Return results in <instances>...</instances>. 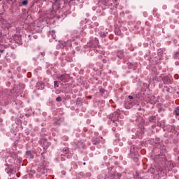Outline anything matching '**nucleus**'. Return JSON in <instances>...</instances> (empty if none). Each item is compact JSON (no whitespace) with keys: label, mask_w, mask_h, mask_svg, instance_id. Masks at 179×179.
<instances>
[{"label":"nucleus","mask_w":179,"mask_h":179,"mask_svg":"<svg viewBox=\"0 0 179 179\" xmlns=\"http://www.w3.org/2000/svg\"><path fill=\"white\" fill-rule=\"evenodd\" d=\"M109 120H110L113 122V124L115 127L120 124V114L117 112H115L109 115Z\"/></svg>","instance_id":"f257e3e1"},{"label":"nucleus","mask_w":179,"mask_h":179,"mask_svg":"<svg viewBox=\"0 0 179 179\" xmlns=\"http://www.w3.org/2000/svg\"><path fill=\"white\" fill-rule=\"evenodd\" d=\"M162 80L164 83V85H170L173 82V78H171V76H165L163 77Z\"/></svg>","instance_id":"f03ea898"},{"label":"nucleus","mask_w":179,"mask_h":179,"mask_svg":"<svg viewBox=\"0 0 179 179\" xmlns=\"http://www.w3.org/2000/svg\"><path fill=\"white\" fill-rule=\"evenodd\" d=\"M58 80H61V82H68L69 80V76L68 74H62L58 76Z\"/></svg>","instance_id":"7ed1b4c3"},{"label":"nucleus","mask_w":179,"mask_h":179,"mask_svg":"<svg viewBox=\"0 0 179 179\" xmlns=\"http://www.w3.org/2000/svg\"><path fill=\"white\" fill-rule=\"evenodd\" d=\"M122 174L117 173H112L109 176L110 179H121Z\"/></svg>","instance_id":"20e7f679"},{"label":"nucleus","mask_w":179,"mask_h":179,"mask_svg":"<svg viewBox=\"0 0 179 179\" xmlns=\"http://www.w3.org/2000/svg\"><path fill=\"white\" fill-rule=\"evenodd\" d=\"M124 107L127 110H129V108H132L134 107V103L131 101H128L127 102H125Z\"/></svg>","instance_id":"39448f33"},{"label":"nucleus","mask_w":179,"mask_h":179,"mask_svg":"<svg viewBox=\"0 0 179 179\" xmlns=\"http://www.w3.org/2000/svg\"><path fill=\"white\" fill-rule=\"evenodd\" d=\"M36 87L38 90H43L44 89V83L41 81H39L36 83Z\"/></svg>","instance_id":"423d86ee"},{"label":"nucleus","mask_w":179,"mask_h":179,"mask_svg":"<svg viewBox=\"0 0 179 179\" xmlns=\"http://www.w3.org/2000/svg\"><path fill=\"white\" fill-rule=\"evenodd\" d=\"M25 156L27 159H34V155H33L31 151H27Z\"/></svg>","instance_id":"0eeeda50"},{"label":"nucleus","mask_w":179,"mask_h":179,"mask_svg":"<svg viewBox=\"0 0 179 179\" xmlns=\"http://www.w3.org/2000/svg\"><path fill=\"white\" fill-rule=\"evenodd\" d=\"M173 114L176 115V117H179V106L175 108Z\"/></svg>","instance_id":"6e6552de"},{"label":"nucleus","mask_w":179,"mask_h":179,"mask_svg":"<svg viewBox=\"0 0 179 179\" xmlns=\"http://www.w3.org/2000/svg\"><path fill=\"white\" fill-rule=\"evenodd\" d=\"M124 52H122V51H120V52H117V57H118V58H122V57H124Z\"/></svg>","instance_id":"1a4fd4ad"},{"label":"nucleus","mask_w":179,"mask_h":179,"mask_svg":"<svg viewBox=\"0 0 179 179\" xmlns=\"http://www.w3.org/2000/svg\"><path fill=\"white\" fill-rule=\"evenodd\" d=\"M173 58L174 59H179V52H176L173 55Z\"/></svg>","instance_id":"9d476101"},{"label":"nucleus","mask_w":179,"mask_h":179,"mask_svg":"<svg viewBox=\"0 0 179 179\" xmlns=\"http://www.w3.org/2000/svg\"><path fill=\"white\" fill-rule=\"evenodd\" d=\"M93 145H97V143H100V139L96 138L92 141Z\"/></svg>","instance_id":"9b49d317"},{"label":"nucleus","mask_w":179,"mask_h":179,"mask_svg":"<svg viewBox=\"0 0 179 179\" xmlns=\"http://www.w3.org/2000/svg\"><path fill=\"white\" fill-rule=\"evenodd\" d=\"M22 5H23V6H26L29 5V1L28 0L22 1Z\"/></svg>","instance_id":"f8f14e48"},{"label":"nucleus","mask_w":179,"mask_h":179,"mask_svg":"<svg viewBox=\"0 0 179 179\" xmlns=\"http://www.w3.org/2000/svg\"><path fill=\"white\" fill-rule=\"evenodd\" d=\"M156 121V116H152L150 117V122H155Z\"/></svg>","instance_id":"ddd939ff"},{"label":"nucleus","mask_w":179,"mask_h":179,"mask_svg":"<svg viewBox=\"0 0 179 179\" xmlns=\"http://www.w3.org/2000/svg\"><path fill=\"white\" fill-rule=\"evenodd\" d=\"M101 37H106L107 36V33L106 32H100Z\"/></svg>","instance_id":"4468645a"},{"label":"nucleus","mask_w":179,"mask_h":179,"mask_svg":"<svg viewBox=\"0 0 179 179\" xmlns=\"http://www.w3.org/2000/svg\"><path fill=\"white\" fill-rule=\"evenodd\" d=\"M54 86H55V89H57V87H59V85H58V81H55L54 82Z\"/></svg>","instance_id":"2eb2a0df"},{"label":"nucleus","mask_w":179,"mask_h":179,"mask_svg":"<svg viewBox=\"0 0 179 179\" xmlns=\"http://www.w3.org/2000/svg\"><path fill=\"white\" fill-rule=\"evenodd\" d=\"M56 101H57L59 103H61V101H62V98L61 96H58L56 98Z\"/></svg>","instance_id":"dca6fc26"},{"label":"nucleus","mask_w":179,"mask_h":179,"mask_svg":"<svg viewBox=\"0 0 179 179\" xmlns=\"http://www.w3.org/2000/svg\"><path fill=\"white\" fill-rule=\"evenodd\" d=\"M6 27H7V29H9L10 27V24L9 22H6Z\"/></svg>","instance_id":"f3484780"},{"label":"nucleus","mask_w":179,"mask_h":179,"mask_svg":"<svg viewBox=\"0 0 179 179\" xmlns=\"http://www.w3.org/2000/svg\"><path fill=\"white\" fill-rule=\"evenodd\" d=\"M69 150V149L68 148H64L63 149V152H65L66 153H68Z\"/></svg>","instance_id":"a211bd4d"},{"label":"nucleus","mask_w":179,"mask_h":179,"mask_svg":"<svg viewBox=\"0 0 179 179\" xmlns=\"http://www.w3.org/2000/svg\"><path fill=\"white\" fill-rule=\"evenodd\" d=\"M164 88L166 89V92H170V88H169V87L166 86Z\"/></svg>","instance_id":"6ab92c4d"},{"label":"nucleus","mask_w":179,"mask_h":179,"mask_svg":"<svg viewBox=\"0 0 179 179\" xmlns=\"http://www.w3.org/2000/svg\"><path fill=\"white\" fill-rule=\"evenodd\" d=\"M128 98L129 99V100L134 99V96H131V95H129V96H128Z\"/></svg>","instance_id":"aec40b11"},{"label":"nucleus","mask_w":179,"mask_h":179,"mask_svg":"<svg viewBox=\"0 0 179 179\" xmlns=\"http://www.w3.org/2000/svg\"><path fill=\"white\" fill-rule=\"evenodd\" d=\"M61 0H55V3H59V1H60Z\"/></svg>","instance_id":"412c9836"},{"label":"nucleus","mask_w":179,"mask_h":179,"mask_svg":"<svg viewBox=\"0 0 179 179\" xmlns=\"http://www.w3.org/2000/svg\"><path fill=\"white\" fill-rule=\"evenodd\" d=\"M100 92H101V93H104V92H106V90H105L104 89H101V90H100Z\"/></svg>","instance_id":"4be33fe9"},{"label":"nucleus","mask_w":179,"mask_h":179,"mask_svg":"<svg viewBox=\"0 0 179 179\" xmlns=\"http://www.w3.org/2000/svg\"><path fill=\"white\" fill-rule=\"evenodd\" d=\"M54 5H55V3H53V4H52V10H54Z\"/></svg>","instance_id":"5701e85b"},{"label":"nucleus","mask_w":179,"mask_h":179,"mask_svg":"<svg viewBox=\"0 0 179 179\" xmlns=\"http://www.w3.org/2000/svg\"><path fill=\"white\" fill-rule=\"evenodd\" d=\"M52 38H54V40H55V35L52 34Z\"/></svg>","instance_id":"b1692460"},{"label":"nucleus","mask_w":179,"mask_h":179,"mask_svg":"<svg viewBox=\"0 0 179 179\" xmlns=\"http://www.w3.org/2000/svg\"><path fill=\"white\" fill-rule=\"evenodd\" d=\"M138 111H141L142 110V108L139 107L138 108Z\"/></svg>","instance_id":"393cba45"},{"label":"nucleus","mask_w":179,"mask_h":179,"mask_svg":"<svg viewBox=\"0 0 179 179\" xmlns=\"http://www.w3.org/2000/svg\"><path fill=\"white\" fill-rule=\"evenodd\" d=\"M0 52L2 54L3 53V50H0Z\"/></svg>","instance_id":"a878e982"},{"label":"nucleus","mask_w":179,"mask_h":179,"mask_svg":"<svg viewBox=\"0 0 179 179\" xmlns=\"http://www.w3.org/2000/svg\"><path fill=\"white\" fill-rule=\"evenodd\" d=\"M113 2H118V0H113Z\"/></svg>","instance_id":"bb28decb"},{"label":"nucleus","mask_w":179,"mask_h":179,"mask_svg":"<svg viewBox=\"0 0 179 179\" xmlns=\"http://www.w3.org/2000/svg\"><path fill=\"white\" fill-rule=\"evenodd\" d=\"M19 38H20V40H22V37L19 36Z\"/></svg>","instance_id":"cd10ccee"},{"label":"nucleus","mask_w":179,"mask_h":179,"mask_svg":"<svg viewBox=\"0 0 179 179\" xmlns=\"http://www.w3.org/2000/svg\"><path fill=\"white\" fill-rule=\"evenodd\" d=\"M83 165H84V166H86V162H84V163H83Z\"/></svg>","instance_id":"c85d7f7f"},{"label":"nucleus","mask_w":179,"mask_h":179,"mask_svg":"<svg viewBox=\"0 0 179 179\" xmlns=\"http://www.w3.org/2000/svg\"><path fill=\"white\" fill-rule=\"evenodd\" d=\"M117 34H120V31L117 32Z\"/></svg>","instance_id":"c756f323"},{"label":"nucleus","mask_w":179,"mask_h":179,"mask_svg":"<svg viewBox=\"0 0 179 179\" xmlns=\"http://www.w3.org/2000/svg\"><path fill=\"white\" fill-rule=\"evenodd\" d=\"M52 33H54V30L51 31Z\"/></svg>","instance_id":"7c9ffc66"}]
</instances>
